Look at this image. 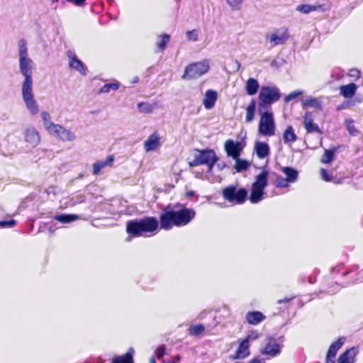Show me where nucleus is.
Instances as JSON below:
<instances>
[{
    "label": "nucleus",
    "instance_id": "72a5a7b5",
    "mask_svg": "<svg viewBox=\"0 0 363 363\" xmlns=\"http://www.w3.org/2000/svg\"><path fill=\"white\" fill-rule=\"evenodd\" d=\"M256 106L257 104L255 100L252 99V101L250 102L249 105L246 108L245 121L247 123H250L253 121L256 111Z\"/></svg>",
    "mask_w": 363,
    "mask_h": 363
},
{
    "label": "nucleus",
    "instance_id": "f704fd0d",
    "mask_svg": "<svg viewBox=\"0 0 363 363\" xmlns=\"http://www.w3.org/2000/svg\"><path fill=\"white\" fill-rule=\"evenodd\" d=\"M336 151V147L325 150V152L321 158V162L324 164L331 163L335 158Z\"/></svg>",
    "mask_w": 363,
    "mask_h": 363
},
{
    "label": "nucleus",
    "instance_id": "c85d7f7f",
    "mask_svg": "<svg viewBox=\"0 0 363 363\" xmlns=\"http://www.w3.org/2000/svg\"><path fill=\"white\" fill-rule=\"evenodd\" d=\"M133 353L134 350L133 348H129L125 354L113 357L112 363H134Z\"/></svg>",
    "mask_w": 363,
    "mask_h": 363
},
{
    "label": "nucleus",
    "instance_id": "0eeeda50",
    "mask_svg": "<svg viewBox=\"0 0 363 363\" xmlns=\"http://www.w3.org/2000/svg\"><path fill=\"white\" fill-rule=\"evenodd\" d=\"M209 68L208 60H204L201 62L189 64L185 67L184 72L182 78L186 80L197 79L207 73Z\"/></svg>",
    "mask_w": 363,
    "mask_h": 363
},
{
    "label": "nucleus",
    "instance_id": "09e8293b",
    "mask_svg": "<svg viewBox=\"0 0 363 363\" xmlns=\"http://www.w3.org/2000/svg\"><path fill=\"white\" fill-rule=\"evenodd\" d=\"M16 224V221L14 219H10L9 220H0V227L5 228H12L15 226Z\"/></svg>",
    "mask_w": 363,
    "mask_h": 363
},
{
    "label": "nucleus",
    "instance_id": "58836bf2",
    "mask_svg": "<svg viewBox=\"0 0 363 363\" xmlns=\"http://www.w3.org/2000/svg\"><path fill=\"white\" fill-rule=\"evenodd\" d=\"M160 38H161V40L157 43V45L160 51H164L170 40V35L168 34H163L160 35Z\"/></svg>",
    "mask_w": 363,
    "mask_h": 363
},
{
    "label": "nucleus",
    "instance_id": "052dcab7",
    "mask_svg": "<svg viewBox=\"0 0 363 363\" xmlns=\"http://www.w3.org/2000/svg\"><path fill=\"white\" fill-rule=\"evenodd\" d=\"M206 314V311H202L200 314H199V318L201 320L205 318V315Z\"/></svg>",
    "mask_w": 363,
    "mask_h": 363
},
{
    "label": "nucleus",
    "instance_id": "a211bd4d",
    "mask_svg": "<svg viewBox=\"0 0 363 363\" xmlns=\"http://www.w3.org/2000/svg\"><path fill=\"white\" fill-rule=\"evenodd\" d=\"M249 343L247 340H243L239 345L235 354L231 358L233 359H245L250 354L249 350Z\"/></svg>",
    "mask_w": 363,
    "mask_h": 363
},
{
    "label": "nucleus",
    "instance_id": "2eb2a0df",
    "mask_svg": "<svg viewBox=\"0 0 363 363\" xmlns=\"http://www.w3.org/2000/svg\"><path fill=\"white\" fill-rule=\"evenodd\" d=\"M296 9L301 13L308 14L313 11L325 12L328 10V6L325 4L310 5L303 4L297 6Z\"/></svg>",
    "mask_w": 363,
    "mask_h": 363
},
{
    "label": "nucleus",
    "instance_id": "f03ea898",
    "mask_svg": "<svg viewBox=\"0 0 363 363\" xmlns=\"http://www.w3.org/2000/svg\"><path fill=\"white\" fill-rule=\"evenodd\" d=\"M158 227L159 222L153 216L130 220L126 223V232L129 235L126 241L130 242L131 237H140L147 233H152L158 229Z\"/></svg>",
    "mask_w": 363,
    "mask_h": 363
},
{
    "label": "nucleus",
    "instance_id": "5fc2aeb1",
    "mask_svg": "<svg viewBox=\"0 0 363 363\" xmlns=\"http://www.w3.org/2000/svg\"><path fill=\"white\" fill-rule=\"evenodd\" d=\"M86 0H72L71 2L74 4V6L78 7H82L85 6Z\"/></svg>",
    "mask_w": 363,
    "mask_h": 363
},
{
    "label": "nucleus",
    "instance_id": "5701e85b",
    "mask_svg": "<svg viewBox=\"0 0 363 363\" xmlns=\"http://www.w3.org/2000/svg\"><path fill=\"white\" fill-rule=\"evenodd\" d=\"M298 139L296 134L291 125L287 126L283 133V140L287 145H292Z\"/></svg>",
    "mask_w": 363,
    "mask_h": 363
},
{
    "label": "nucleus",
    "instance_id": "f3484780",
    "mask_svg": "<svg viewBox=\"0 0 363 363\" xmlns=\"http://www.w3.org/2000/svg\"><path fill=\"white\" fill-rule=\"evenodd\" d=\"M217 99V91L213 89H208L204 94L203 105L206 109L210 110L214 107Z\"/></svg>",
    "mask_w": 363,
    "mask_h": 363
},
{
    "label": "nucleus",
    "instance_id": "4c0bfd02",
    "mask_svg": "<svg viewBox=\"0 0 363 363\" xmlns=\"http://www.w3.org/2000/svg\"><path fill=\"white\" fill-rule=\"evenodd\" d=\"M205 330V326L203 324L192 325L189 328V334L194 336H199Z\"/></svg>",
    "mask_w": 363,
    "mask_h": 363
},
{
    "label": "nucleus",
    "instance_id": "4d7b16f0",
    "mask_svg": "<svg viewBox=\"0 0 363 363\" xmlns=\"http://www.w3.org/2000/svg\"><path fill=\"white\" fill-rule=\"evenodd\" d=\"M294 297L291 298H285L284 299H279L277 301V303L281 304L283 303H289L291 300H292Z\"/></svg>",
    "mask_w": 363,
    "mask_h": 363
},
{
    "label": "nucleus",
    "instance_id": "f8f14e48",
    "mask_svg": "<svg viewBox=\"0 0 363 363\" xmlns=\"http://www.w3.org/2000/svg\"><path fill=\"white\" fill-rule=\"evenodd\" d=\"M243 148L244 146L241 142L234 141L232 139L227 140L224 143V150L227 156L233 159H237L238 157H240Z\"/></svg>",
    "mask_w": 363,
    "mask_h": 363
},
{
    "label": "nucleus",
    "instance_id": "680f3d73",
    "mask_svg": "<svg viewBox=\"0 0 363 363\" xmlns=\"http://www.w3.org/2000/svg\"><path fill=\"white\" fill-rule=\"evenodd\" d=\"M334 359H335L328 358V357H326V362H325V363H335Z\"/></svg>",
    "mask_w": 363,
    "mask_h": 363
},
{
    "label": "nucleus",
    "instance_id": "e2e57ef3",
    "mask_svg": "<svg viewBox=\"0 0 363 363\" xmlns=\"http://www.w3.org/2000/svg\"><path fill=\"white\" fill-rule=\"evenodd\" d=\"M138 81H139V78H138V77H135L132 79V81H131V84H136V83H138Z\"/></svg>",
    "mask_w": 363,
    "mask_h": 363
},
{
    "label": "nucleus",
    "instance_id": "c9c22d12",
    "mask_svg": "<svg viewBox=\"0 0 363 363\" xmlns=\"http://www.w3.org/2000/svg\"><path fill=\"white\" fill-rule=\"evenodd\" d=\"M157 104H151L147 102H140L138 104V108L141 113H150L156 108Z\"/></svg>",
    "mask_w": 363,
    "mask_h": 363
},
{
    "label": "nucleus",
    "instance_id": "6e6d98bb",
    "mask_svg": "<svg viewBox=\"0 0 363 363\" xmlns=\"http://www.w3.org/2000/svg\"><path fill=\"white\" fill-rule=\"evenodd\" d=\"M216 164L219 171H222L225 167H227V164L225 162H218Z\"/></svg>",
    "mask_w": 363,
    "mask_h": 363
},
{
    "label": "nucleus",
    "instance_id": "9b49d317",
    "mask_svg": "<svg viewBox=\"0 0 363 363\" xmlns=\"http://www.w3.org/2000/svg\"><path fill=\"white\" fill-rule=\"evenodd\" d=\"M290 35L286 28H280L274 30L266 36V40L270 43L271 48L284 45L289 40Z\"/></svg>",
    "mask_w": 363,
    "mask_h": 363
},
{
    "label": "nucleus",
    "instance_id": "393cba45",
    "mask_svg": "<svg viewBox=\"0 0 363 363\" xmlns=\"http://www.w3.org/2000/svg\"><path fill=\"white\" fill-rule=\"evenodd\" d=\"M345 340V338L342 337L335 342L332 343L328 349L326 357L328 358L335 359L337 351L341 348L344 344Z\"/></svg>",
    "mask_w": 363,
    "mask_h": 363
},
{
    "label": "nucleus",
    "instance_id": "1a4fd4ad",
    "mask_svg": "<svg viewBox=\"0 0 363 363\" xmlns=\"http://www.w3.org/2000/svg\"><path fill=\"white\" fill-rule=\"evenodd\" d=\"M175 215L178 227L188 225L196 216V211L193 208L184 207L178 203L174 206Z\"/></svg>",
    "mask_w": 363,
    "mask_h": 363
},
{
    "label": "nucleus",
    "instance_id": "603ef678",
    "mask_svg": "<svg viewBox=\"0 0 363 363\" xmlns=\"http://www.w3.org/2000/svg\"><path fill=\"white\" fill-rule=\"evenodd\" d=\"M349 76L354 79H357L360 77V72L357 69H351L349 72Z\"/></svg>",
    "mask_w": 363,
    "mask_h": 363
},
{
    "label": "nucleus",
    "instance_id": "39448f33",
    "mask_svg": "<svg viewBox=\"0 0 363 363\" xmlns=\"http://www.w3.org/2000/svg\"><path fill=\"white\" fill-rule=\"evenodd\" d=\"M281 96L279 89L276 86H262L259 94V111L261 112L267 105L278 101Z\"/></svg>",
    "mask_w": 363,
    "mask_h": 363
},
{
    "label": "nucleus",
    "instance_id": "338daca9",
    "mask_svg": "<svg viewBox=\"0 0 363 363\" xmlns=\"http://www.w3.org/2000/svg\"><path fill=\"white\" fill-rule=\"evenodd\" d=\"M52 1L53 2H55V1H58L59 0H52ZM65 1H67V2H71L72 1V0H65Z\"/></svg>",
    "mask_w": 363,
    "mask_h": 363
},
{
    "label": "nucleus",
    "instance_id": "0e129e2a",
    "mask_svg": "<svg viewBox=\"0 0 363 363\" xmlns=\"http://www.w3.org/2000/svg\"><path fill=\"white\" fill-rule=\"evenodd\" d=\"M308 281L311 283V284H313L315 282V279H313L312 277H309L308 279Z\"/></svg>",
    "mask_w": 363,
    "mask_h": 363
},
{
    "label": "nucleus",
    "instance_id": "412c9836",
    "mask_svg": "<svg viewBox=\"0 0 363 363\" xmlns=\"http://www.w3.org/2000/svg\"><path fill=\"white\" fill-rule=\"evenodd\" d=\"M303 108H314L317 110H323V102L320 99L308 97L301 101Z\"/></svg>",
    "mask_w": 363,
    "mask_h": 363
},
{
    "label": "nucleus",
    "instance_id": "a18cd8bd",
    "mask_svg": "<svg viewBox=\"0 0 363 363\" xmlns=\"http://www.w3.org/2000/svg\"><path fill=\"white\" fill-rule=\"evenodd\" d=\"M303 93V91L301 90H296L289 93L284 98L285 103H289V101L298 98V96H301Z\"/></svg>",
    "mask_w": 363,
    "mask_h": 363
},
{
    "label": "nucleus",
    "instance_id": "b1692460",
    "mask_svg": "<svg viewBox=\"0 0 363 363\" xmlns=\"http://www.w3.org/2000/svg\"><path fill=\"white\" fill-rule=\"evenodd\" d=\"M281 352V346L278 343H267L262 353L264 355H269L271 357H276Z\"/></svg>",
    "mask_w": 363,
    "mask_h": 363
},
{
    "label": "nucleus",
    "instance_id": "a878e982",
    "mask_svg": "<svg viewBox=\"0 0 363 363\" xmlns=\"http://www.w3.org/2000/svg\"><path fill=\"white\" fill-rule=\"evenodd\" d=\"M357 86L354 83H350L347 85H342L340 87V94L347 99L352 98L356 93Z\"/></svg>",
    "mask_w": 363,
    "mask_h": 363
},
{
    "label": "nucleus",
    "instance_id": "864d4df0",
    "mask_svg": "<svg viewBox=\"0 0 363 363\" xmlns=\"http://www.w3.org/2000/svg\"><path fill=\"white\" fill-rule=\"evenodd\" d=\"M320 174L323 179L325 182H330L331 177L328 175V171L323 168L320 169Z\"/></svg>",
    "mask_w": 363,
    "mask_h": 363
},
{
    "label": "nucleus",
    "instance_id": "6ab92c4d",
    "mask_svg": "<svg viewBox=\"0 0 363 363\" xmlns=\"http://www.w3.org/2000/svg\"><path fill=\"white\" fill-rule=\"evenodd\" d=\"M254 151L258 158L264 159L269 156L270 147L267 143L257 141L255 144Z\"/></svg>",
    "mask_w": 363,
    "mask_h": 363
},
{
    "label": "nucleus",
    "instance_id": "79ce46f5",
    "mask_svg": "<svg viewBox=\"0 0 363 363\" xmlns=\"http://www.w3.org/2000/svg\"><path fill=\"white\" fill-rule=\"evenodd\" d=\"M63 129L64 127L62 125L54 123L47 131L52 135L59 138Z\"/></svg>",
    "mask_w": 363,
    "mask_h": 363
},
{
    "label": "nucleus",
    "instance_id": "cd10ccee",
    "mask_svg": "<svg viewBox=\"0 0 363 363\" xmlns=\"http://www.w3.org/2000/svg\"><path fill=\"white\" fill-rule=\"evenodd\" d=\"M114 160L113 155H109L107 158L102 161H97L93 164V174L96 175L99 173L101 169L106 167V166L111 165Z\"/></svg>",
    "mask_w": 363,
    "mask_h": 363
},
{
    "label": "nucleus",
    "instance_id": "3c124183",
    "mask_svg": "<svg viewBox=\"0 0 363 363\" xmlns=\"http://www.w3.org/2000/svg\"><path fill=\"white\" fill-rule=\"evenodd\" d=\"M259 337V334L256 331H251L248 335L246 337V338H245L244 340H247V342L249 343L250 341H252V340H257V338Z\"/></svg>",
    "mask_w": 363,
    "mask_h": 363
},
{
    "label": "nucleus",
    "instance_id": "473e14b6",
    "mask_svg": "<svg viewBox=\"0 0 363 363\" xmlns=\"http://www.w3.org/2000/svg\"><path fill=\"white\" fill-rule=\"evenodd\" d=\"M233 160L235 161L234 169L237 172L245 171L250 167V163L247 160L241 159L240 157Z\"/></svg>",
    "mask_w": 363,
    "mask_h": 363
},
{
    "label": "nucleus",
    "instance_id": "f257e3e1",
    "mask_svg": "<svg viewBox=\"0 0 363 363\" xmlns=\"http://www.w3.org/2000/svg\"><path fill=\"white\" fill-rule=\"evenodd\" d=\"M19 69L24 77L22 84V98L28 111L35 115L38 113V105L35 100L33 93L32 69L33 61L29 57L26 41L24 39L18 40Z\"/></svg>",
    "mask_w": 363,
    "mask_h": 363
},
{
    "label": "nucleus",
    "instance_id": "4be33fe9",
    "mask_svg": "<svg viewBox=\"0 0 363 363\" xmlns=\"http://www.w3.org/2000/svg\"><path fill=\"white\" fill-rule=\"evenodd\" d=\"M160 145V138L156 133L149 136L144 144V149L146 152L155 150Z\"/></svg>",
    "mask_w": 363,
    "mask_h": 363
},
{
    "label": "nucleus",
    "instance_id": "49530a36",
    "mask_svg": "<svg viewBox=\"0 0 363 363\" xmlns=\"http://www.w3.org/2000/svg\"><path fill=\"white\" fill-rule=\"evenodd\" d=\"M226 2L233 11H239L241 9L242 0H226Z\"/></svg>",
    "mask_w": 363,
    "mask_h": 363
},
{
    "label": "nucleus",
    "instance_id": "4468645a",
    "mask_svg": "<svg viewBox=\"0 0 363 363\" xmlns=\"http://www.w3.org/2000/svg\"><path fill=\"white\" fill-rule=\"evenodd\" d=\"M23 134L25 141L28 144V146L35 147L39 144L40 141V135L34 127L26 128Z\"/></svg>",
    "mask_w": 363,
    "mask_h": 363
},
{
    "label": "nucleus",
    "instance_id": "c756f323",
    "mask_svg": "<svg viewBox=\"0 0 363 363\" xmlns=\"http://www.w3.org/2000/svg\"><path fill=\"white\" fill-rule=\"evenodd\" d=\"M281 170L286 175V179L289 183H294L297 180L298 172L295 168L283 167Z\"/></svg>",
    "mask_w": 363,
    "mask_h": 363
},
{
    "label": "nucleus",
    "instance_id": "423d86ee",
    "mask_svg": "<svg viewBox=\"0 0 363 363\" xmlns=\"http://www.w3.org/2000/svg\"><path fill=\"white\" fill-rule=\"evenodd\" d=\"M222 195L224 199L230 203L242 204L247 198L248 191L245 188H238L235 185H230L223 189Z\"/></svg>",
    "mask_w": 363,
    "mask_h": 363
},
{
    "label": "nucleus",
    "instance_id": "20e7f679",
    "mask_svg": "<svg viewBox=\"0 0 363 363\" xmlns=\"http://www.w3.org/2000/svg\"><path fill=\"white\" fill-rule=\"evenodd\" d=\"M268 172L264 169L255 177L249 196L251 203H258L264 199V189L268 185Z\"/></svg>",
    "mask_w": 363,
    "mask_h": 363
},
{
    "label": "nucleus",
    "instance_id": "ea45409f",
    "mask_svg": "<svg viewBox=\"0 0 363 363\" xmlns=\"http://www.w3.org/2000/svg\"><path fill=\"white\" fill-rule=\"evenodd\" d=\"M119 88L118 82L105 84L99 90V93H108L111 90L116 91Z\"/></svg>",
    "mask_w": 363,
    "mask_h": 363
},
{
    "label": "nucleus",
    "instance_id": "6e6552de",
    "mask_svg": "<svg viewBox=\"0 0 363 363\" xmlns=\"http://www.w3.org/2000/svg\"><path fill=\"white\" fill-rule=\"evenodd\" d=\"M261 115L259 123V133L262 135L272 136L275 134V123L272 111L259 112Z\"/></svg>",
    "mask_w": 363,
    "mask_h": 363
},
{
    "label": "nucleus",
    "instance_id": "37998d69",
    "mask_svg": "<svg viewBox=\"0 0 363 363\" xmlns=\"http://www.w3.org/2000/svg\"><path fill=\"white\" fill-rule=\"evenodd\" d=\"M41 117L43 121V125L47 130L54 124V123L50 121V114L47 111L41 112Z\"/></svg>",
    "mask_w": 363,
    "mask_h": 363
},
{
    "label": "nucleus",
    "instance_id": "bf43d9fd",
    "mask_svg": "<svg viewBox=\"0 0 363 363\" xmlns=\"http://www.w3.org/2000/svg\"><path fill=\"white\" fill-rule=\"evenodd\" d=\"M79 203H82L85 201V196L84 195H79V199L77 200Z\"/></svg>",
    "mask_w": 363,
    "mask_h": 363
},
{
    "label": "nucleus",
    "instance_id": "9d476101",
    "mask_svg": "<svg viewBox=\"0 0 363 363\" xmlns=\"http://www.w3.org/2000/svg\"><path fill=\"white\" fill-rule=\"evenodd\" d=\"M160 228L165 230H171L174 226L178 227V223L174 208L170 205L163 208L160 216Z\"/></svg>",
    "mask_w": 363,
    "mask_h": 363
},
{
    "label": "nucleus",
    "instance_id": "69168bd1",
    "mask_svg": "<svg viewBox=\"0 0 363 363\" xmlns=\"http://www.w3.org/2000/svg\"><path fill=\"white\" fill-rule=\"evenodd\" d=\"M150 363H156L155 359L154 357H152L150 360Z\"/></svg>",
    "mask_w": 363,
    "mask_h": 363
},
{
    "label": "nucleus",
    "instance_id": "de8ad7c7",
    "mask_svg": "<svg viewBox=\"0 0 363 363\" xmlns=\"http://www.w3.org/2000/svg\"><path fill=\"white\" fill-rule=\"evenodd\" d=\"M186 36L189 40L197 41L199 37V31L197 30H191L186 32Z\"/></svg>",
    "mask_w": 363,
    "mask_h": 363
},
{
    "label": "nucleus",
    "instance_id": "aec40b11",
    "mask_svg": "<svg viewBox=\"0 0 363 363\" xmlns=\"http://www.w3.org/2000/svg\"><path fill=\"white\" fill-rule=\"evenodd\" d=\"M304 125L308 133H320V129L317 123H313V116L311 112H306L304 115Z\"/></svg>",
    "mask_w": 363,
    "mask_h": 363
},
{
    "label": "nucleus",
    "instance_id": "a19ab883",
    "mask_svg": "<svg viewBox=\"0 0 363 363\" xmlns=\"http://www.w3.org/2000/svg\"><path fill=\"white\" fill-rule=\"evenodd\" d=\"M345 126L349 132V133L352 135L355 136L358 133V130L356 129L354 126V121L351 118H347L345 120Z\"/></svg>",
    "mask_w": 363,
    "mask_h": 363
},
{
    "label": "nucleus",
    "instance_id": "dca6fc26",
    "mask_svg": "<svg viewBox=\"0 0 363 363\" xmlns=\"http://www.w3.org/2000/svg\"><path fill=\"white\" fill-rule=\"evenodd\" d=\"M358 349L352 347L345 351L337 359V363H354Z\"/></svg>",
    "mask_w": 363,
    "mask_h": 363
},
{
    "label": "nucleus",
    "instance_id": "13d9d810",
    "mask_svg": "<svg viewBox=\"0 0 363 363\" xmlns=\"http://www.w3.org/2000/svg\"><path fill=\"white\" fill-rule=\"evenodd\" d=\"M194 195V191H187L186 193V198L192 197Z\"/></svg>",
    "mask_w": 363,
    "mask_h": 363
},
{
    "label": "nucleus",
    "instance_id": "ddd939ff",
    "mask_svg": "<svg viewBox=\"0 0 363 363\" xmlns=\"http://www.w3.org/2000/svg\"><path fill=\"white\" fill-rule=\"evenodd\" d=\"M67 55L69 60V68L77 71L83 76H86L87 72V67L77 57L75 53L72 50H68L67 52Z\"/></svg>",
    "mask_w": 363,
    "mask_h": 363
},
{
    "label": "nucleus",
    "instance_id": "e433bc0d",
    "mask_svg": "<svg viewBox=\"0 0 363 363\" xmlns=\"http://www.w3.org/2000/svg\"><path fill=\"white\" fill-rule=\"evenodd\" d=\"M76 138L75 134L70 131L69 130H67L64 128L62 130L61 134L60 135L59 139H60L62 141H73Z\"/></svg>",
    "mask_w": 363,
    "mask_h": 363
},
{
    "label": "nucleus",
    "instance_id": "7c9ffc66",
    "mask_svg": "<svg viewBox=\"0 0 363 363\" xmlns=\"http://www.w3.org/2000/svg\"><path fill=\"white\" fill-rule=\"evenodd\" d=\"M259 88L258 81L255 78H249L246 82V92L248 95L252 96L257 94Z\"/></svg>",
    "mask_w": 363,
    "mask_h": 363
},
{
    "label": "nucleus",
    "instance_id": "8fccbe9b",
    "mask_svg": "<svg viewBox=\"0 0 363 363\" xmlns=\"http://www.w3.org/2000/svg\"><path fill=\"white\" fill-rule=\"evenodd\" d=\"M165 352H166L165 345H161L156 349L155 355L157 357V359H161L164 356Z\"/></svg>",
    "mask_w": 363,
    "mask_h": 363
},
{
    "label": "nucleus",
    "instance_id": "7ed1b4c3",
    "mask_svg": "<svg viewBox=\"0 0 363 363\" xmlns=\"http://www.w3.org/2000/svg\"><path fill=\"white\" fill-rule=\"evenodd\" d=\"M197 153L194 159L189 162L190 167H197L199 165H206L208 172H211L216 164L218 162L219 157L213 149L206 148L203 150L195 149Z\"/></svg>",
    "mask_w": 363,
    "mask_h": 363
},
{
    "label": "nucleus",
    "instance_id": "2f4dec72",
    "mask_svg": "<svg viewBox=\"0 0 363 363\" xmlns=\"http://www.w3.org/2000/svg\"><path fill=\"white\" fill-rule=\"evenodd\" d=\"M79 218V216L77 214H67V213H61L59 215H56L54 217L55 220L61 223H69L74 222Z\"/></svg>",
    "mask_w": 363,
    "mask_h": 363
},
{
    "label": "nucleus",
    "instance_id": "bb28decb",
    "mask_svg": "<svg viewBox=\"0 0 363 363\" xmlns=\"http://www.w3.org/2000/svg\"><path fill=\"white\" fill-rule=\"evenodd\" d=\"M265 316L259 311L248 312L246 315V320L249 324L257 325L264 320Z\"/></svg>",
    "mask_w": 363,
    "mask_h": 363
},
{
    "label": "nucleus",
    "instance_id": "c03bdc74",
    "mask_svg": "<svg viewBox=\"0 0 363 363\" xmlns=\"http://www.w3.org/2000/svg\"><path fill=\"white\" fill-rule=\"evenodd\" d=\"M277 179L275 181V186L277 188H287L289 186V182L286 178L276 174Z\"/></svg>",
    "mask_w": 363,
    "mask_h": 363
}]
</instances>
